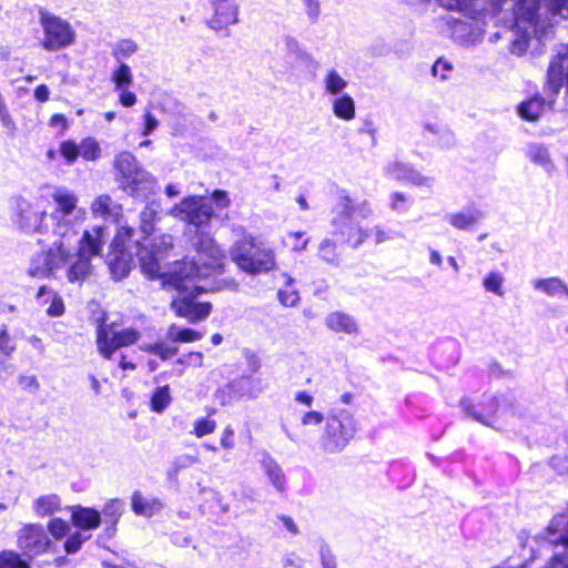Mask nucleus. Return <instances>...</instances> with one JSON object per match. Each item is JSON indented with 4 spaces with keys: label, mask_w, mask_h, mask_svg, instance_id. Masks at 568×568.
<instances>
[{
    "label": "nucleus",
    "mask_w": 568,
    "mask_h": 568,
    "mask_svg": "<svg viewBox=\"0 0 568 568\" xmlns=\"http://www.w3.org/2000/svg\"><path fill=\"white\" fill-rule=\"evenodd\" d=\"M141 349H143L144 352L158 355L163 361L173 357L174 355H176V353L179 351L178 347L169 346V345L164 344L163 342L142 345Z\"/></svg>",
    "instance_id": "nucleus-37"
},
{
    "label": "nucleus",
    "mask_w": 568,
    "mask_h": 568,
    "mask_svg": "<svg viewBox=\"0 0 568 568\" xmlns=\"http://www.w3.org/2000/svg\"><path fill=\"white\" fill-rule=\"evenodd\" d=\"M321 559L323 568H335V558L332 555L331 550L326 547L321 548Z\"/></svg>",
    "instance_id": "nucleus-57"
},
{
    "label": "nucleus",
    "mask_w": 568,
    "mask_h": 568,
    "mask_svg": "<svg viewBox=\"0 0 568 568\" xmlns=\"http://www.w3.org/2000/svg\"><path fill=\"white\" fill-rule=\"evenodd\" d=\"M406 201V197L404 194L402 193H395L393 196H392V203H390V206L393 210L395 211H402L404 210L403 207V204L405 203Z\"/></svg>",
    "instance_id": "nucleus-62"
},
{
    "label": "nucleus",
    "mask_w": 568,
    "mask_h": 568,
    "mask_svg": "<svg viewBox=\"0 0 568 568\" xmlns=\"http://www.w3.org/2000/svg\"><path fill=\"white\" fill-rule=\"evenodd\" d=\"M202 334L192 328H181L175 324L169 326L166 332V337L171 342L176 343H192L200 341L202 338Z\"/></svg>",
    "instance_id": "nucleus-31"
},
{
    "label": "nucleus",
    "mask_w": 568,
    "mask_h": 568,
    "mask_svg": "<svg viewBox=\"0 0 568 568\" xmlns=\"http://www.w3.org/2000/svg\"><path fill=\"white\" fill-rule=\"evenodd\" d=\"M546 10L530 9V12H534L532 19H528V14L523 21H519V17L517 14V3L508 2L509 7L514 10L515 17V29L518 34L510 47V51L517 55H521L526 52L529 43V38L531 33L537 34L539 29L544 30L547 24L550 23L551 18L556 16H560L561 18H568V3L564 0L562 2L559 0H545Z\"/></svg>",
    "instance_id": "nucleus-3"
},
{
    "label": "nucleus",
    "mask_w": 568,
    "mask_h": 568,
    "mask_svg": "<svg viewBox=\"0 0 568 568\" xmlns=\"http://www.w3.org/2000/svg\"><path fill=\"white\" fill-rule=\"evenodd\" d=\"M140 230L142 233H144L146 236L151 235L154 231L155 223L160 220V204L156 202L149 203L141 212L140 214ZM164 234H162L163 236ZM161 237H155L153 240H150L148 237L144 239L143 243H140V246L138 248L136 255L139 256V252L142 247L149 246L153 251V254L156 256L158 247L154 245V243L158 242V240Z\"/></svg>",
    "instance_id": "nucleus-15"
},
{
    "label": "nucleus",
    "mask_w": 568,
    "mask_h": 568,
    "mask_svg": "<svg viewBox=\"0 0 568 568\" xmlns=\"http://www.w3.org/2000/svg\"><path fill=\"white\" fill-rule=\"evenodd\" d=\"M59 151L68 164H73L80 156L79 144L71 140L63 141L60 144Z\"/></svg>",
    "instance_id": "nucleus-42"
},
{
    "label": "nucleus",
    "mask_w": 568,
    "mask_h": 568,
    "mask_svg": "<svg viewBox=\"0 0 568 568\" xmlns=\"http://www.w3.org/2000/svg\"><path fill=\"white\" fill-rule=\"evenodd\" d=\"M134 229L128 225H121L111 244V248H126V242L132 239Z\"/></svg>",
    "instance_id": "nucleus-44"
},
{
    "label": "nucleus",
    "mask_w": 568,
    "mask_h": 568,
    "mask_svg": "<svg viewBox=\"0 0 568 568\" xmlns=\"http://www.w3.org/2000/svg\"><path fill=\"white\" fill-rule=\"evenodd\" d=\"M34 98L40 102H45L49 99V89L45 84H40L34 90Z\"/></svg>",
    "instance_id": "nucleus-61"
},
{
    "label": "nucleus",
    "mask_w": 568,
    "mask_h": 568,
    "mask_svg": "<svg viewBox=\"0 0 568 568\" xmlns=\"http://www.w3.org/2000/svg\"><path fill=\"white\" fill-rule=\"evenodd\" d=\"M104 240L105 229L103 226H94L92 230L84 232L79 241L77 260L67 272L69 282H83L91 274L90 258L100 254Z\"/></svg>",
    "instance_id": "nucleus-7"
},
{
    "label": "nucleus",
    "mask_w": 568,
    "mask_h": 568,
    "mask_svg": "<svg viewBox=\"0 0 568 568\" xmlns=\"http://www.w3.org/2000/svg\"><path fill=\"white\" fill-rule=\"evenodd\" d=\"M564 81L568 91V44L561 45L548 71V90L558 93Z\"/></svg>",
    "instance_id": "nucleus-14"
},
{
    "label": "nucleus",
    "mask_w": 568,
    "mask_h": 568,
    "mask_svg": "<svg viewBox=\"0 0 568 568\" xmlns=\"http://www.w3.org/2000/svg\"><path fill=\"white\" fill-rule=\"evenodd\" d=\"M447 10L463 12L465 16L476 18L479 12L473 0H439Z\"/></svg>",
    "instance_id": "nucleus-32"
},
{
    "label": "nucleus",
    "mask_w": 568,
    "mask_h": 568,
    "mask_svg": "<svg viewBox=\"0 0 568 568\" xmlns=\"http://www.w3.org/2000/svg\"><path fill=\"white\" fill-rule=\"evenodd\" d=\"M90 211L95 219L110 220L118 223L122 217L123 209L109 194H100L92 200Z\"/></svg>",
    "instance_id": "nucleus-17"
},
{
    "label": "nucleus",
    "mask_w": 568,
    "mask_h": 568,
    "mask_svg": "<svg viewBox=\"0 0 568 568\" xmlns=\"http://www.w3.org/2000/svg\"><path fill=\"white\" fill-rule=\"evenodd\" d=\"M545 111V102L540 97H534L518 105V114L527 121H537Z\"/></svg>",
    "instance_id": "nucleus-27"
},
{
    "label": "nucleus",
    "mask_w": 568,
    "mask_h": 568,
    "mask_svg": "<svg viewBox=\"0 0 568 568\" xmlns=\"http://www.w3.org/2000/svg\"><path fill=\"white\" fill-rule=\"evenodd\" d=\"M234 432L233 429L227 426L224 428L222 436H221V446L225 449H231L234 447Z\"/></svg>",
    "instance_id": "nucleus-56"
},
{
    "label": "nucleus",
    "mask_w": 568,
    "mask_h": 568,
    "mask_svg": "<svg viewBox=\"0 0 568 568\" xmlns=\"http://www.w3.org/2000/svg\"><path fill=\"white\" fill-rule=\"evenodd\" d=\"M124 505L119 499H112L104 505L103 514L115 524L123 513Z\"/></svg>",
    "instance_id": "nucleus-46"
},
{
    "label": "nucleus",
    "mask_w": 568,
    "mask_h": 568,
    "mask_svg": "<svg viewBox=\"0 0 568 568\" xmlns=\"http://www.w3.org/2000/svg\"><path fill=\"white\" fill-rule=\"evenodd\" d=\"M332 110L338 119L351 121L355 118V102L354 99L344 94L333 100Z\"/></svg>",
    "instance_id": "nucleus-28"
},
{
    "label": "nucleus",
    "mask_w": 568,
    "mask_h": 568,
    "mask_svg": "<svg viewBox=\"0 0 568 568\" xmlns=\"http://www.w3.org/2000/svg\"><path fill=\"white\" fill-rule=\"evenodd\" d=\"M111 80L114 83V90H122L129 88L133 83V75L128 64L121 63L111 75Z\"/></svg>",
    "instance_id": "nucleus-34"
},
{
    "label": "nucleus",
    "mask_w": 568,
    "mask_h": 568,
    "mask_svg": "<svg viewBox=\"0 0 568 568\" xmlns=\"http://www.w3.org/2000/svg\"><path fill=\"white\" fill-rule=\"evenodd\" d=\"M326 326L337 334L357 335L359 325L354 317L342 312H334L325 318Z\"/></svg>",
    "instance_id": "nucleus-22"
},
{
    "label": "nucleus",
    "mask_w": 568,
    "mask_h": 568,
    "mask_svg": "<svg viewBox=\"0 0 568 568\" xmlns=\"http://www.w3.org/2000/svg\"><path fill=\"white\" fill-rule=\"evenodd\" d=\"M0 568H30L20 555L6 550L0 554Z\"/></svg>",
    "instance_id": "nucleus-39"
},
{
    "label": "nucleus",
    "mask_w": 568,
    "mask_h": 568,
    "mask_svg": "<svg viewBox=\"0 0 568 568\" xmlns=\"http://www.w3.org/2000/svg\"><path fill=\"white\" fill-rule=\"evenodd\" d=\"M368 234L366 232H363L362 229H358L356 233L351 232L347 235V242L351 243L353 246L359 245L365 237H367Z\"/></svg>",
    "instance_id": "nucleus-59"
},
{
    "label": "nucleus",
    "mask_w": 568,
    "mask_h": 568,
    "mask_svg": "<svg viewBox=\"0 0 568 568\" xmlns=\"http://www.w3.org/2000/svg\"><path fill=\"white\" fill-rule=\"evenodd\" d=\"M357 432V423L354 416L339 409L329 414L325 419V426L321 435V446L327 453L343 450Z\"/></svg>",
    "instance_id": "nucleus-6"
},
{
    "label": "nucleus",
    "mask_w": 568,
    "mask_h": 568,
    "mask_svg": "<svg viewBox=\"0 0 568 568\" xmlns=\"http://www.w3.org/2000/svg\"><path fill=\"white\" fill-rule=\"evenodd\" d=\"M278 298L284 306H294L298 302V295L295 291H280Z\"/></svg>",
    "instance_id": "nucleus-54"
},
{
    "label": "nucleus",
    "mask_w": 568,
    "mask_h": 568,
    "mask_svg": "<svg viewBox=\"0 0 568 568\" xmlns=\"http://www.w3.org/2000/svg\"><path fill=\"white\" fill-rule=\"evenodd\" d=\"M262 467L272 485L278 491H283L285 488V475L281 466L271 456L266 455L262 460Z\"/></svg>",
    "instance_id": "nucleus-26"
},
{
    "label": "nucleus",
    "mask_w": 568,
    "mask_h": 568,
    "mask_svg": "<svg viewBox=\"0 0 568 568\" xmlns=\"http://www.w3.org/2000/svg\"><path fill=\"white\" fill-rule=\"evenodd\" d=\"M326 418H324V415L322 413L316 412V410H310V412H306L302 416L301 423H302L303 426L313 427V426H318Z\"/></svg>",
    "instance_id": "nucleus-51"
},
{
    "label": "nucleus",
    "mask_w": 568,
    "mask_h": 568,
    "mask_svg": "<svg viewBox=\"0 0 568 568\" xmlns=\"http://www.w3.org/2000/svg\"><path fill=\"white\" fill-rule=\"evenodd\" d=\"M79 153L85 161H97L101 156V148L94 138H85L79 144Z\"/></svg>",
    "instance_id": "nucleus-33"
},
{
    "label": "nucleus",
    "mask_w": 568,
    "mask_h": 568,
    "mask_svg": "<svg viewBox=\"0 0 568 568\" xmlns=\"http://www.w3.org/2000/svg\"><path fill=\"white\" fill-rule=\"evenodd\" d=\"M504 276L496 272H490L487 274V276L483 281V285L487 292H491L498 296L504 295L503 291V284H504Z\"/></svg>",
    "instance_id": "nucleus-40"
},
{
    "label": "nucleus",
    "mask_w": 568,
    "mask_h": 568,
    "mask_svg": "<svg viewBox=\"0 0 568 568\" xmlns=\"http://www.w3.org/2000/svg\"><path fill=\"white\" fill-rule=\"evenodd\" d=\"M71 510L72 524L75 527L81 529H95L100 526L101 516L98 510L81 506H73Z\"/></svg>",
    "instance_id": "nucleus-23"
},
{
    "label": "nucleus",
    "mask_w": 568,
    "mask_h": 568,
    "mask_svg": "<svg viewBox=\"0 0 568 568\" xmlns=\"http://www.w3.org/2000/svg\"><path fill=\"white\" fill-rule=\"evenodd\" d=\"M171 400L170 387L168 385L158 387L151 397V408L155 413H162Z\"/></svg>",
    "instance_id": "nucleus-35"
},
{
    "label": "nucleus",
    "mask_w": 568,
    "mask_h": 568,
    "mask_svg": "<svg viewBox=\"0 0 568 568\" xmlns=\"http://www.w3.org/2000/svg\"><path fill=\"white\" fill-rule=\"evenodd\" d=\"M50 124L52 126H60L64 131L67 129V126H68V121L64 118V115H62V114H54V115H52V118L50 120Z\"/></svg>",
    "instance_id": "nucleus-63"
},
{
    "label": "nucleus",
    "mask_w": 568,
    "mask_h": 568,
    "mask_svg": "<svg viewBox=\"0 0 568 568\" xmlns=\"http://www.w3.org/2000/svg\"><path fill=\"white\" fill-rule=\"evenodd\" d=\"M18 546L28 555L44 552L50 546V539L44 528L39 524H27L18 531Z\"/></svg>",
    "instance_id": "nucleus-12"
},
{
    "label": "nucleus",
    "mask_w": 568,
    "mask_h": 568,
    "mask_svg": "<svg viewBox=\"0 0 568 568\" xmlns=\"http://www.w3.org/2000/svg\"><path fill=\"white\" fill-rule=\"evenodd\" d=\"M215 428H216L215 420H213L209 417H205V418H201V419H197L194 422L193 434L197 438H201V437L212 434L215 430Z\"/></svg>",
    "instance_id": "nucleus-45"
},
{
    "label": "nucleus",
    "mask_w": 568,
    "mask_h": 568,
    "mask_svg": "<svg viewBox=\"0 0 568 568\" xmlns=\"http://www.w3.org/2000/svg\"><path fill=\"white\" fill-rule=\"evenodd\" d=\"M108 265L114 280H123L131 271L132 254L126 248H111Z\"/></svg>",
    "instance_id": "nucleus-20"
},
{
    "label": "nucleus",
    "mask_w": 568,
    "mask_h": 568,
    "mask_svg": "<svg viewBox=\"0 0 568 568\" xmlns=\"http://www.w3.org/2000/svg\"><path fill=\"white\" fill-rule=\"evenodd\" d=\"M324 91L331 95L342 93L346 87L347 81L335 69H328L323 77Z\"/></svg>",
    "instance_id": "nucleus-30"
},
{
    "label": "nucleus",
    "mask_w": 568,
    "mask_h": 568,
    "mask_svg": "<svg viewBox=\"0 0 568 568\" xmlns=\"http://www.w3.org/2000/svg\"><path fill=\"white\" fill-rule=\"evenodd\" d=\"M212 199L216 203L217 207L225 209L230 205V199L227 196V193L225 191H214L212 194Z\"/></svg>",
    "instance_id": "nucleus-58"
},
{
    "label": "nucleus",
    "mask_w": 568,
    "mask_h": 568,
    "mask_svg": "<svg viewBox=\"0 0 568 568\" xmlns=\"http://www.w3.org/2000/svg\"><path fill=\"white\" fill-rule=\"evenodd\" d=\"M286 243L295 251H303L305 250L308 240L304 239L303 232H291L286 236Z\"/></svg>",
    "instance_id": "nucleus-49"
},
{
    "label": "nucleus",
    "mask_w": 568,
    "mask_h": 568,
    "mask_svg": "<svg viewBox=\"0 0 568 568\" xmlns=\"http://www.w3.org/2000/svg\"><path fill=\"white\" fill-rule=\"evenodd\" d=\"M215 13L210 20L214 30H223L237 21V7L232 0H213Z\"/></svg>",
    "instance_id": "nucleus-19"
},
{
    "label": "nucleus",
    "mask_w": 568,
    "mask_h": 568,
    "mask_svg": "<svg viewBox=\"0 0 568 568\" xmlns=\"http://www.w3.org/2000/svg\"><path fill=\"white\" fill-rule=\"evenodd\" d=\"M481 213L477 210H468L466 212H457L447 216L448 222L458 230H469L480 219Z\"/></svg>",
    "instance_id": "nucleus-29"
},
{
    "label": "nucleus",
    "mask_w": 568,
    "mask_h": 568,
    "mask_svg": "<svg viewBox=\"0 0 568 568\" xmlns=\"http://www.w3.org/2000/svg\"><path fill=\"white\" fill-rule=\"evenodd\" d=\"M131 507L138 516L152 517L162 510L163 504L158 498H146L140 491H134L131 497Z\"/></svg>",
    "instance_id": "nucleus-24"
},
{
    "label": "nucleus",
    "mask_w": 568,
    "mask_h": 568,
    "mask_svg": "<svg viewBox=\"0 0 568 568\" xmlns=\"http://www.w3.org/2000/svg\"><path fill=\"white\" fill-rule=\"evenodd\" d=\"M87 537L82 536L81 532H75L71 535L64 542V549L68 554H74L80 548Z\"/></svg>",
    "instance_id": "nucleus-50"
},
{
    "label": "nucleus",
    "mask_w": 568,
    "mask_h": 568,
    "mask_svg": "<svg viewBox=\"0 0 568 568\" xmlns=\"http://www.w3.org/2000/svg\"><path fill=\"white\" fill-rule=\"evenodd\" d=\"M138 51V44L131 39L120 40L114 49L113 55L118 61L128 59Z\"/></svg>",
    "instance_id": "nucleus-38"
},
{
    "label": "nucleus",
    "mask_w": 568,
    "mask_h": 568,
    "mask_svg": "<svg viewBox=\"0 0 568 568\" xmlns=\"http://www.w3.org/2000/svg\"><path fill=\"white\" fill-rule=\"evenodd\" d=\"M16 211L14 222L26 233H43V221L47 216L45 200L42 196L27 200L17 197L13 200Z\"/></svg>",
    "instance_id": "nucleus-10"
},
{
    "label": "nucleus",
    "mask_w": 568,
    "mask_h": 568,
    "mask_svg": "<svg viewBox=\"0 0 568 568\" xmlns=\"http://www.w3.org/2000/svg\"><path fill=\"white\" fill-rule=\"evenodd\" d=\"M307 16L312 20H316L320 14V2L317 0H305Z\"/></svg>",
    "instance_id": "nucleus-60"
},
{
    "label": "nucleus",
    "mask_w": 568,
    "mask_h": 568,
    "mask_svg": "<svg viewBox=\"0 0 568 568\" xmlns=\"http://www.w3.org/2000/svg\"><path fill=\"white\" fill-rule=\"evenodd\" d=\"M36 298L39 305H47L45 313L50 317H60L65 312L63 298L48 286H41Z\"/></svg>",
    "instance_id": "nucleus-21"
},
{
    "label": "nucleus",
    "mask_w": 568,
    "mask_h": 568,
    "mask_svg": "<svg viewBox=\"0 0 568 568\" xmlns=\"http://www.w3.org/2000/svg\"><path fill=\"white\" fill-rule=\"evenodd\" d=\"M534 286L536 290L542 291L546 294L554 296L560 293L566 292L568 294V290L562 284V282L558 278H548V280H537L534 282Z\"/></svg>",
    "instance_id": "nucleus-36"
},
{
    "label": "nucleus",
    "mask_w": 568,
    "mask_h": 568,
    "mask_svg": "<svg viewBox=\"0 0 568 568\" xmlns=\"http://www.w3.org/2000/svg\"><path fill=\"white\" fill-rule=\"evenodd\" d=\"M143 118H144V124H143L142 135L146 136V135L151 134L158 128L159 121L149 111L144 113Z\"/></svg>",
    "instance_id": "nucleus-53"
},
{
    "label": "nucleus",
    "mask_w": 568,
    "mask_h": 568,
    "mask_svg": "<svg viewBox=\"0 0 568 568\" xmlns=\"http://www.w3.org/2000/svg\"><path fill=\"white\" fill-rule=\"evenodd\" d=\"M462 407L465 413L471 416L475 420L493 426L491 418L497 413L498 400L496 397L486 396L480 400L478 408H476L469 399H463Z\"/></svg>",
    "instance_id": "nucleus-18"
},
{
    "label": "nucleus",
    "mask_w": 568,
    "mask_h": 568,
    "mask_svg": "<svg viewBox=\"0 0 568 568\" xmlns=\"http://www.w3.org/2000/svg\"><path fill=\"white\" fill-rule=\"evenodd\" d=\"M39 22L43 33L41 47L45 51H60L75 43L77 32L69 21L41 10Z\"/></svg>",
    "instance_id": "nucleus-8"
},
{
    "label": "nucleus",
    "mask_w": 568,
    "mask_h": 568,
    "mask_svg": "<svg viewBox=\"0 0 568 568\" xmlns=\"http://www.w3.org/2000/svg\"><path fill=\"white\" fill-rule=\"evenodd\" d=\"M113 168L119 186L130 195L154 193L156 180L140 165L132 153L126 151L119 153L114 158Z\"/></svg>",
    "instance_id": "nucleus-5"
},
{
    "label": "nucleus",
    "mask_w": 568,
    "mask_h": 568,
    "mask_svg": "<svg viewBox=\"0 0 568 568\" xmlns=\"http://www.w3.org/2000/svg\"><path fill=\"white\" fill-rule=\"evenodd\" d=\"M320 256L326 263L337 264L339 258L335 243L328 239L322 241L320 244Z\"/></svg>",
    "instance_id": "nucleus-41"
},
{
    "label": "nucleus",
    "mask_w": 568,
    "mask_h": 568,
    "mask_svg": "<svg viewBox=\"0 0 568 568\" xmlns=\"http://www.w3.org/2000/svg\"><path fill=\"white\" fill-rule=\"evenodd\" d=\"M116 92L119 94L120 103L125 108L133 106L138 101L135 93L130 91L129 88L118 90Z\"/></svg>",
    "instance_id": "nucleus-52"
},
{
    "label": "nucleus",
    "mask_w": 568,
    "mask_h": 568,
    "mask_svg": "<svg viewBox=\"0 0 568 568\" xmlns=\"http://www.w3.org/2000/svg\"><path fill=\"white\" fill-rule=\"evenodd\" d=\"M169 214L175 219L186 222L190 225L196 227L194 234L191 236L190 243L192 244L193 237L197 232L206 231L202 230L209 225L213 217L214 211L212 205L201 195H190L183 197L178 204H175ZM207 234L214 240V237L207 232Z\"/></svg>",
    "instance_id": "nucleus-9"
},
{
    "label": "nucleus",
    "mask_w": 568,
    "mask_h": 568,
    "mask_svg": "<svg viewBox=\"0 0 568 568\" xmlns=\"http://www.w3.org/2000/svg\"><path fill=\"white\" fill-rule=\"evenodd\" d=\"M32 507L38 516L47 517L60 510L61 499L55 494L43 495L34 499Z\"/></svg>",
    "instance_id": "nucleus-25"
},
{
    "label": "nucleus",
    "mask_w": 568,
    "mask_h": 568,
    "mask_svg": "<svg viewBox=\"0 0 568 568\" xmlns=\"http://www.w3.org/2000/svg\"><path fill=\"white\" fill-rule=\"evenodd\" d=\"M232 261L248 274H260L276 268L274 251L252 235H245L231 248Z\"/></svg>",
    "instance_id": "nucleus-4"
},
{
    "label": "nucleus",
    "mask_w": 568,
    "mask_h": 568,
    "mask_svg": "<svg viewBox=\"0 0 568 568\" xmlns=\"http://www.w3.org/2000/svg\"><path fill=\"white\" fill-rule=\"evenodd\" d=\"M386 173L394 180L408 182L416 186L429 187L433 184L432 178L420 174L418 171L400 161L389 162L386 166Z\"/></svg>",
    "instance_id": "nucleus-16"
},
{
    "label": "nucleus",
    "mask_w": 568,
    "mask_h": 568,
    "mask_svg": "<svg viewBox=\"0 0 568 568\" xmlns=\"http://www.w3.org/2000/svg\"><path fill=\"white\" fill-rule=\"evenodd\" d=\"M53 235L57 239L51 245L32 257L28 268L29 275L40 278L53 276L70 261L75 244L80 241L75 229L69 223L60 222L54 226Z\"/></svg>",
    "instance_id": "nucleus-2"
},
{
    "label": "nucleus",
    "mask_w": 568,
    "mask_h": 568,
    "mask_svg": "<svg viewBox=\"0 0 568 568\" xmlns=\"http://www.w3.org/2000/svg\"><path fill=\"white\" fill-rule=\"evenodd\" d=\"M0 122H1L2 126L7 130L9 135H14L17 126L7 109L4 99L1 94H0Z\"/></svg>",
    "instance_id": "nucleus-47"
},
{
    "label": "nucleus",
    "mask_w": 568,
    "mask_h": 568,
    "mask_svg": "<svg viewBox=\"0 0 568 568\" xmlns=\"http://www.w3.org/2000/svg\"><path fill=\"white\" fill-rule=\"evenodd\" d=\"M52 200L57 204V209L52 214L57 226L60 222L70 223L69 216L78 212L84 215L83 209L78 207L79 197L71 191L65 189H55L52 193Z\"/></svg>",
    "instance_id": "nucleus-13"
},
{
    "label": "nucleus",
    "mask_w": 568,
    "mask_h": 568,
    "mask_svg": "<svg viewBox=\"0 0 568 568\" xmlns=\"http://www.w3.org/2000/svg\"><path fill=\"white\" fill-rule=\"evenodd\" d=\"M339 205L342 207V212L345 214L346 221H351L355 213L352 200L348 196H343L341 197Z\"/></svg>",
    "instance_id": "nucleus-55"
},
{
    "label": "nucleus",
    "mask_w": 568,
    "mask_h": 568,
    "mask_svg": "<svg viewBox=\"0 0 568 568\" xmlns=\"http://www.w3.org/2000/svg\"><path fill=\"white\" fill-rule=\"evenodd\" d=\"M48 530L52 535V537H54L55 539H61L64 536H67V534L70 530V527L67 521L60 518H54L49 521Z\"/></svg>",
    "instance_id": "nucleus-48"
},
{
    "label": "nucleus",
    "mask_w": 568,
    "mask_h": 568,
    "mask_svg": "<svg viewBox=\"0 0 568 568\" xmlns=\"http://www.w3.org/2000/svg\"><path fill=\"white\" fill-rule=\"evenodd\" d=\"M187 362L201 367L203 365V354L200 352L190 353L187 356Z\"/></svg>",
    "instance_id": "nucleus-64"
},
{
    "label": "nucleus",
    "mask_w": 568,
    "mask_h": 568,
    "mask_svg": "<svg viewBox=\"0 0 568 568\" xmlns=\"http://www.w3.org/2000/svg\"><path fill=\"white\" fill-rule=\"evenodd\" d=\"M527 154L529 159L540 165H550L548 151L538 144H531L528 146Z\"/></svg>",
    "instance_id": "nucleus-43"
},
{
    "label": "nucleus",
    "mask_w": 568,
    "mask_h": 568,
    "mask_svg": "<svg viewBox=\"0 0 568 568\" xmlns=\"http://www.w3.org/2000/svg\"><path fill=\"white\" fill-rule=\"evenodd\" d=\"M139 337L140 333L134 328L112 331L105 325H99L97 329L98 349L104 358H110L120 347L134 344Z\"/></svg>",
    "instance_id": "nucleus-11"
},
{
    "label": "nucleus",
    "mask_w": 568,
    "mask_h": 568,
    "mask_svg": "<svg viewBox=\"0 0 568 568\" xmlns=\"http://www.w3.org/2000/svg\"><path fill=\"white\" fill-rule=\"evenodd\" d=\"M156 256L149 246L139 252L140 267L149 278H161L163 286L173 288L178 295L171 302V308L179 317L186 318L190 323L205 320L212 311L209 302L196 301L197 294L209 292L212 288L197 283L219 273L225 262V254L215 240L207 233L197 232L192 241L195 254L191 261H178L169 271L162 272L161 261L166 252L173 247L171 235L161 236L156 243Z\"/></svg>",
    "instance_id": "nucleus-1"
}]
</instances>
